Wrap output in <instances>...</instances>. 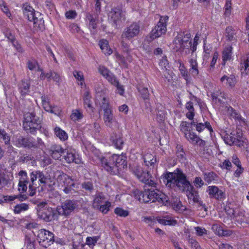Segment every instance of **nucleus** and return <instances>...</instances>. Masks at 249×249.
I'll return each mask as SVG.
<instances>
[{
    "mask_svg": "<svg viewBox=\"0 0 249 249\" xmlns=\"http://www.w3.org/2000/svg\"><path fill=\"white\" fill-rule=\"evenodd\" d=\"M49 74L51 75H50V80L52 79L59 85L61 81V77L59 74L53 71H50Z\"/></svg>",
    "mask_w": 249,
    "mask_h": 249,
    "instance_id": "6e6d98bb",
    "label": "nucleus"
},
{
    "mask_svg": "<svg viewBox=\"0 0 249 249\" xmlns=\"http://www.w3.org/2000/svg\"><path fill=\"white\" fill-rule=\"evenodd\" d=\"M204 179L207 183H210L214 180H217L218 176L213 172H209L203 173Z\"/></svg>",
    "mask_w": 249,
    "mask_h": 249,
    "instance_id": "72a5a7b5",
    "label": "nucleus"
},
{
    "mask_svg": "<svg viewBox=\"0 0 249 249\" xmlns=\"http://www.w3.org/2000/svg\"><path fill=\"white\" fill-rule=\"evenodd\" d=\"M66 18L68 19H74L77 16V13L75 10H69L65 13Z\"/></svg>",
    "mask_w": 249,
    "mask_h": 249,
    "instance_id": "774afa93",
    "label": "nucleus"
},
{
    "mask_svg": "<svg viewBox=\"0 0 249 249\" xmlns=\"http://www.w3.org/2000/svg\"><path fill=\"white\" fill-rule=\"evenodd\" d=\"M86 21L88 22L89 29L95 30L97 28V24L98 22V17L97 14L93 12H89L86 13Z\"/></svg>",
    "mask_w": 249,
    "mask_h": 249,
    "instance_id": "aec40b11",
    "label": "nucleus"
},
{
    "mask_svg": "<svg viewBox=\"0 0 249 249\" xmlns=\"http://www.w3.org/2000/svg\"><path fill=\"white\" fill-rule=\"evenodd\" d=\"M91 96L89 95V91H86L84 93V96L83 97L84 104L85 107L86 108L88 107L89 109L91 110V111H93V107L91 106V103L90 101Z\"/></svg>",
    "mask_w": 249,
    "mask_h": 249,
    "instance_id": "79ce46f5",
    "label": "nucleus"
},
{
    "mask_svg": "<svg viewBox=\"0 0 249 249\" xmlns=\"http://www.w3.org/2000/svg\"><path fill=\"white\" fill-rule=\"evenodd\" d=\"M103 120L107 126L108 127L111 126L114 120L112 109L104 111Z\"/></svg>",
    "mask_w": 249,
    "mask_h": 249,
    "instance_id": "a878e982",
    "label": "nucleus"
},
{
    "mask_svg": "<svg viewBox=\"0 0 249 249\" xmlns=\"http://www.w3.org/2000/svg\"><path fill=\"white\" fill-rule=\"evenodd\" d=\"M212 229L216 234L219 236H220L221 234H222L221 233L222 232L223 229L220 225L218 224H216L213 225Z\"/></svg>",
    "mask_w": 249,
    "mask_h": 249,
    "instance_id": "69168bd1",
    "label": "nucleus"
},
{
    "mask_svg": "<svg viewBox=\"0 0 249 249\" xmlns=\"http://www.w3.org/2000/svg\"><path fill=\"white\" fill-rule=\"evenodd\" d=\"M189 62L190 67V69H189L190 72L194 77L197 76L199 74V71L196 59L194 58H190L189 59Z\"/></svg>",
    "mask_w": 249,
    "mask_h": 249,
    "instance_id": "bb28decb",
    "label": "nucleus"
},
{
    "mask_svg": "<svg viewBox=\"0 0 249 249\" xmlns=\"http://www.w3.org/2000/svg\"><path fill=\"white\" fill-rule=\"evenodd\" d=\"M134 193L135 197L142 202L148 203L157 201L161 205L166 206L170 204L168 196L157 189H147L143 192L136 190Z\"/></svg>",
    "mask_w": 249,
    "mask_h": 249,
    "instance_id": "f03ea898",
    "label": "nucleus"
},
{
    "mask_svg": "<svg viewBox=\"0 0 249 249\" xmlns=\"http://www.w3.org/2000/svg\"><path fill=\"white\" fill-rule=\"evenodd\" d=\"M99 71L100 73L106 78L111 73L108 69L103 66H99Z\"/></svg>",
    "mask_w": 249,
    "mask_h": 249,
    "instance_id": "0e129e2a",
    "label": "nucleus"
},
{
    "mask_svg": "<svg viewBox=\"0 0 249 249\" xmlns=\"http://www.w3.org/2000/svg\"><path fill=\"white\" fill-rule=\"evenodd\" d=\"M18 175L19 176H20V179L19 180V182L21 183H30L29 180L28 178L27 173L23 170H21L19 173Z\"/></svg>",
    "mask_w": 249,
    "mask_h": 249,
    "instance_id": "4d7b16f0",
    "label": "nucleus"
},
{
    "mask_svg": "<svg viewBox=\"0 0 249 249\" xmlns=\"http://www.w3.org/2000/svg\"><path fill=\"white\" fill-rule=\"evenodd\" d=\"M212 98L213 100H215L216 103H222V99H226L225 95L224 93L221 91H217L212 94Z\"/></svg>",
    "mask_w": 249,
    "mask_h": 249,
    "instance_id": "4c0bfd02",
    "label": "nucleus"
},
{
    "mask_svg": "<svg viewBox=\"0 0 249 249\" xmlns=\"http://www.w3.org/2000/svg\"><path fill=\"white\" fill-rule=\"evenodd\" d=\"M83 117L82 112L81 110L75 109L72 110L71 118L73 121H78Z\"/></svg>",
    "mask_w": 249,
    "mask_h": 249,
    "instance_id": "58836bf2",
    "label": "nucleus"
},
{
    "mask_svg": "<svg viewBox=\"0 0 249 249\" xmlns=\"http://www.w3.org/2000/svg\"><path fill=\"white\" fill-rule=\"evenodd\" d=\"M99 45L102 52L105 54H110L112 51L108 45V41L107 40H101L99 41Z\"/></svg>",
    "mask_w": 249,
    "mask_h": 249,
    "instance_id": "473e14b6",
    "label": "nucleus"
},
{
    "mask_svg": "<svg viewBox=\"0 0 249 249\" xmlns=\"http://www.w3.org/2000/svg\"><path fill=\"white\" fill-rule=\"evenodd\" d=\"M100 238V236H95L93 237H88L86 238V244L89 246H94L97 241Z\"/></svg>",
    "mask_w": 249,
    "mask_h": 249,
    "instance_id": "5fc2aeb1",
    "label": "nucleus"
},
{
    "mask_svg": "<svg viewBox=\"0 0 249 249\" xmlns=\"http://www.w3.org/2000/svg\"><path fill=\"white\" fill-rule=\"evenodd\" d=\"M110 140L116 148L119 149L122 148L124 144V141L122 139L121 134L113 133L111 136Z\"/></svg>",
    "mask_w": 249,
    "mask_h": 249,
    "instance_id": "412c9836",
    "label": "nucleus"
},
{
    "mask_svg": "<svg viewBox=\"0 0 249 249\" xmlns=\"http://www.w3.org/2000/svg\"><path fill=\"white\" fill-rule=\"evenodd\" d=\"M240 71L242 74H249V53L242 58L240 62Z\"/></svg>",
    "mask_w": 249,
    "mask_h": 249,
    "instance_id": "4be33fe9",
    "label": "nucleus"
},
{
    "mask_svg": "<svg viewBox=\"0 0 249 249\" xmlns=\"http://www.w3.org/2000/svg\"><path fill=\"white\" fill-rule=\"evenodd\" d=\"M57 181L62 186L63 191L66 194L72 193L75 186L74 180L67 175L62 173L58 176Z\"/></svg>",
    "mask_w": 249,
    "mask_h": 249,
    "instance_id": "ddd939ff",
    "label": "nucleus"
},
{
    "mask_svg": "<svg viewBox=\"0 0 249 249\" xmlns=\"http://www.w3.org/2000/svg\"><path fill=\"white\" fill-rule=\"evenodd\" d=\"M172 206L173 208L179 213H182L186 210V207L182 205L180 201L176 198L173 202H172Z\"/></svg>",
    "mask_w": 249,
    "mask_h": 249,
    "instance_id": "c9c22d12",
    "label": "nucleus"
},
{
    "mask_svg": "<svg viewBox=\"0 0 249 249\" xmlns=\"http://www.w3.org/2000/svg\"><path fill=\"white\" fill-rule=\"evenodd\" d=\"M114 213L120 217H125L129 215V213L127 210H124L120 207H117L114 210Z\"/></svg>",
    "mask_w": 249,
    "mask_h": 249,
    "instance_id": "3c124183",
    "label": "nucleus"
},
{
    "mask_svg": "<svg viewBox=\"0 0 249 249\" xmlns=\"http://www.w3.org/2000/svg\"><path fill=\"white\" fill-rule=\"evenodd\" d=\"M29 204L27 203H21L17 204L14 208L15 213L19 214L22 212H24L29 209Z\"/></svg>",
    "mask_w": 249,
    "mask_h": 249,
    "instance_id": "a19ab883",
    "label": "nucleus"
},
{
    "mask_svg": "<svg viewBox=\"0 0 249 249\" xmlns=\"http://www.w3.org/2000/svg\"><path fill=\"white\" fill-rule=\"evenodd\" d=\"M37 239L41 246L47 248L54 241V234L53 232L42 229L39 230Z\"/></svg>",
    "mask_w": 249,
    "mask_h": 249,
    "instance_id": "4468645a",
    "label": "nucleus"
},
{
    "mask_svg": "<svg viewBox=\"0 0 249 249\" xmlns=\"http://www.w3.org/2000/svg\"><path fill=\"white\" fill-rule=\"evenodd\" d=\"M41 128V119L36 116L34 110L24 113L23 128L27 133L35 134Z\"/></svg>",
    "mask_w": 249,
    "mask_h": 249,
    "instance_id": "0eeeda50",
    "label": "nucleus"
},
{
    "mask_svg": "<svg viewBox=\"0 0 249 249\" xmlns=\"http://www.w3.org/2000/svg\"><path fill=\"white\" fill-rule=\"evenodd\" d=\"M99 104L101 109L103 110L104 111L111 109V107L109 105V100L105 97H104L101 99Z\"/></svg>",
    "mask_w": 249,
    "mask_h": 249,
    "instance_id": "c03bdc74",
    "label": "nucleus"
},
{
    "mask_svg": "<svg viewBox=\"0 0 249 249\" xmlns=\"http://www.w3.org/2000/svg\"><path fill=\"white\" fill-rule=\"evenodd\" d=\"M78 207V205L77 201L67 199L63 202L60 206H58L56 208L59 215L67 217Z\"/></svg>",
    "mask_w": 249,
    "mask_h": 249,
    "instance_id": "9b49d317",
    "label": "nucleus"
},
{
    "mask_svg": "<svg viewBox=\"0 0 249 249\" xmlns=\"http://www.w3.org/2000/svg\"><path fill=\"white\" fill-rule=\"evenodd\" d=\"M138 90L143 100H146L148 99L149 96V93L147 88L142 87H139L138 88Z\"/></svg>",
    "mask_w": 249,
    "mask_h": 249,
    "instance_id": "603ef678",
    "label": "nucleus"
},
{
    "mask_svg": "<svg viewBox=\"0 0 249 249\" xmlns=\"http://www.w3.org/2000/svg\"><path fill=\"white\" fill-rule=\"evenodd\" d=\"M121 39V45L123 50V51L126 53H128L130 51L129 44H128L126 41L127 40H130V39H124L123 38Z\"/></svg>",
    "mask_w": 249,
    "mask_h": 249,
    "instance_id": "052dcab7",
    "label": "nucleus"
},
{
    "mask_svg": "<svg viewBox=\"0 0 249 249\" xmlns=\"http://www.w3.org/2000/svg\"><path fill=\"white\" fill-rule=\"evenodd\" d=\"M191 43L190 33L187 31L179 32L174 39V49L176 52H181L185 49H189Z\"/></svg>",
    "mask_w": 249,
    "mask_h": 249,
    "instance_id": "6e6552de",
    "label": "nucleus"
},
{
    "mask_svg": "<svg viewBox=\"0 0 249 249\" xmlns=\"http://www.w3.org/2000/svg\"><path fill=\"white\" fill-rule=\"evenodd\" d=\"M206 192L208 193L210 198L216 200H222L225 197V194L216 186H209L208 187Z\"/></svg>",
    "mask_w": 249,
    "mask_h": 249,
    "instance_id": "dca6fc26",
    "label": "nucleus"
},
{
    "mask_svg": "<svg viewBox=\"0 0 249 249\" xmlns=\"http://www.w3.org/2000/svg\"><path fill=\"white\" fill-rule=\"evenodd\" d=\"M169 17L167 16H161L159 21L150 34V38L154 40L166 33L167 31L166 23Z\"/></svg>",
    "mask_w": 249,
    "mask_h": 249,
    "instance_id": "f8f14e48",
    "label": "nucleus"
},
{
    "mask_svg": "<svg viewBox=\"0 0 249 249\" xmlns=\"http://www.w3.org/2000/svg\"><path fill=\"white\" fill-rule=\"evenodd\" d=\"M27 137L19 136L14 142V144L18 147L26 148Z\"/></svg>",
    "mask_w": 249,
    "mask_h": 249,
    "instance_id": "37998d69",
    "label": "nucleus"
},
{
    "mask_svg": "<svg viewBox=\"0 0 249 249\" xmlns=\"http://www.w3.org/2000/svg\"><path fill=\"white\" fill-rule=\"evenodd\" d=\"M65 150H66L67 153L66 155L64 156V158L66 161L68 163H71L73 162L76 163L75 150L72 149H67Z\"/></svg>",
    "mask_w": 249,
    "mask_h": 249,
    "instance_id": "c756f323",
    "label": "nucleus"
},
{
    "mask_svg": "<svg viewBox=\"0 0 249 249\" xmlns=\"http://www.w3.org/2000/svg\"><path fill=\"white\" fill-rule=\"evenodd\" d=\"M41 100L43 108L46 111L50 112L52 110V106L50 105L48 98L45 96H42L41 97Z\"/></svg>",
    "mask_w": 249,
    "mask_h": 249,
    "instance_id": "09e8293b",
    "label": "nucleus"
},
{
    "mask_svg": "<svg viewBox=\"0 0 249 249\" xmlns=\"http://www.w3.org/2000/svg\"><path fill=\"white\" fill-rule=\"evenodd\" d=\"M235 31L231 27H228L225 30V36L227 39L231 41L234 39Z\"/></svg>",
    "mask_w": 249,
    "mask_h": 249,
    "instance_id": "49530a36",
    "label": "nucleus"
},
{
    "mask_svg": "<svg viewBox=\"0 0 249 249\" xmlns=\"http://www.w3.org/2000/svg\"><path fill=\"white\" fill-rule=\"evenodd\" d=\"M140 26L139 23L134 22L125 27L121 35V38L124 39L131 40L140 33Z\"/></svg>",
    "mask_w": 249,
    "mask_h": 249,
    "instance_id": "2eb2a0df",
    "label": "nucleus"
},
{
    "mask_svg": "<svg viewBox=\"0 0 249 249\" xmlns=\"http://www.w3.org/2000/svg\"><path fill=\"white\" fill-rule=\"evenodd\" d=\"M33 203L36 205L38 218L46 222H51L58 219L59 214L56 209L49 207L46 200H35Z\"/></svg>",
    "mask_w": 249,
    "mask_h": 249,
    "instance_id": "7ed1b4c3",
    "label": "nucleus"
},
{
    "mask_svg": "<svg viewBox=\"0 0 249 249\" xmlns=\"http://www.w3.org/2000/svg\"><path fill=\"white\" fill-rule=\"evenodd\" d=\"M54 130L55 135L61 141H64L68 139V136L67 134L65 131L61 129L60 127H56Z\"/></svg>",
    "mask_w": 249,
    "mask_h": 249,
    "instance_id": "e433bc0d",
    "label": "nucleus"
},
{
    "mask_svg": "<svg viewBox=\"0 0 249 249\" xmlns=\"http://www.w3.org/2000/svg\"><path fill=\"white\" fill-rule=\"evenodd\" d=\"M232 48L231 46L226 47L222 52V65L224 66L226 61L230 60L231 59Z\"/></svg>",
    "mask_w": 249,
    "mask_h": 249,
    "instance_id": "cd10ccee",
    "label": "nucleus"
},
{
    "mask_svg": "<svg viewBox=\"0 0 249 249\" xmlns=\"http://www.w3.org/2000/svg\"><path fill=\"white\" fill-rule=\"evenodd\" d=\"M158 222L164 225H175L177 223V220L172 218L169 216H164L162 218L157 219Z\"/></svg>",
    "mask_w": 249,
    "mask_h": 249,
    "instance_id": "7c9ffc66",
    "label": "nucleus"
},
{
    "mask_svg": "<svg viewBox=\"0 0 249 249\" xmlns=\"http://www.w3.org/2000/svg\"><path fill=\"white\" fill-rule=\"evenodd\" d=\"M73 75L77 80L78 85L82 86L84 84V78L83 72L80 71H74L73 72Z\"/></svg>",
    "mask_w": 249,
    "mask_h": 249,
    "instance_id": "a18cd8bd",
    "label": "nucleus"
},
{
    "mask_svg": "<svg viewBox=\"0 0 249 249\" xmlns=\"http://www.w3.org/2000/svg\"><path fill=\"white\" fill-rule=\"evenodd\" d=\"M191 123L186 121H182L180 123L179 128L180 131L183 133L184 137L191 133L192 131L190 128Z\"/></svg>",
    "mask_w": 249,
    "mask_h": 249,
    "instance_id": "2f4dec72",
    "label": "nucleus"
},
{
    "mask_svg": "<svg viewBox=\"0 0 249 249\" xmlns=\"http://www.w3.org/2000/svg\"><path fill=\"white\" fill-rule=\"evenodd\" d=\"M185 138L190 142L193 144H196L197 140H198L199 136H197L196 133L194 132H192L187 136H186Z\"/></svg>",
    "mask_w": 249,
    "mask_h": 249,
    "instance_id": "de8ad7c7",
    "label": "nucleus"
},
{
    "mask_svg": "<svg viewBox=\"0 0 249 249\" xmlns=\"http://www.w3.org/2000/svg\"><path fill=\"white\" fill-rule=\"evenodd\" d=\"M37 178H38L40 184H45L48 179V177L42 171L37 170Z\"/></svg>",
    "mask_w": 249,
    "mask_h": 249,
    "instance_id": "bf43d9fd",
    "label": "nucleus"
},
{
    "mask_svg": "<svg viewBox=\"0 0 249 249\" xmlns=\"http://www.w3.org/2000/svg\"><path fill=\"white\" fill-rule=\"evenodd\" d=\"M194 183L195 186L198 188H201L204 184V182L200 177H196L194 180Z\"/></svg>",
    "mask_w": 249,
    "mask_h": 249,
    "instance_id": "338daca9",
    "label": "nucleus"
},
{
    "mask_svg": "<svg viewBox=\"0 0 249 249\" xmlns=\"http://www.w3.org/2000/svg\"><path fill=\"white\" fill-rule=\"evenodd\" d=\"M99 160L102 166L110 174L114 173L115 168H124L127 164L126 157L123 155L114 154L108 159L102 157Z\"/></svg>",
    "mask_w": 249,
    "mask_h": 249,
    "instance_id": "20e7f679",
    "label": "nucleus"
},
{
    "mask_svg": "<svg viewBox=\"0 0 249 249\" xmlns=\"http://www.w3.org/2000/svg\"><path fill=\"white\" fill-rule=\"evenodd\" d=\"M225 81H226V86L231 88H233L236 83L235 76L233 74L230 75L229 76L226 75H223L220 78V82L223 83Z\"/></svg>",
    "mask_w": 249,
    "mask_h": 249,
    "instance_id": "5701e85b",
    "label": "nucleus"
},
{
    "mask_svg": "<svg viewBox=\"0 0 249 249\" xmlns=\"http://www.w3.org/2000/svg\"><path fill=\"white\" fill-rule=\"evenodd\" d=\"M227 113L231 117L234 119L235 121H238L240 123H245V119L241 117L238 112L233 109L232 107H228Z\"/></svg>",
    "mask_w": 249,
    "mask_h": 249,
    "instance_id": "393cba45",
    "label": "nucleus"
},
{
    "mask_svg": "<svg viewBox=\"0 0 249 249\" xmlns=\"http://www.w3.org/2000/svg\"><path fill=\"white\" fill-rule=\"evenodd\" d=\"M22 9L24 16L28 20L33 22L34 27L36 30L43 31L45 29L43 15L40 12L36 11L27 3L23 4Z\"/></svg>",
    "mask_w": 249,
    "mask_h": 249,
    "instance_id": "39448f33",
    "label": "nucleus"
},
{
    "mask_svg": "<svg viewBox=\"0 0 249 249\" xmlns=\"http://www.w3.org/2000/svg\"><path fill=\"white\" fill-rule=\"evenodd\" d=\"M191 126H195L196 129L199 133L202 132L205 128H207L211 134L213 132V128L210 123L208 121H204V122H199L198 120L196 119L193 120L191 123Z\"/></svg>",
    "mask_w": 249,
    "mask_h": 249,
    "instance_id": "f3484780",
    "label": "nucleus"
},
{
    "mask_svg": "<svg viewBox=\"0 0 249 249\" xmlns=\"http://www.w3.org/2000/svg\"><path fill=\"white\" fill-rule=\"evenodd\" d=\"M81 187L83 189L89 192H91L93 190V184L90 181L84 182L82 184Z\"/></svg>",
    "mask_w": 249,
    "mask_h": 249,
    "instance_id": "680f3d73",
    "label": "nucleus"
},
{
    "mask_svg": "<svg viewBox=\"0 0 249 249\" xmlns=\"http://www.w3.org/2000/svg\"><path fill=\"white\" fill-rule=\"evenodd\" d=\"M105 199L106 197L104 194L102 192H98L95 196L94 201L95 203L100 204L103 202Z\"/></svg>",
    "mask_w": 249,
    "mask_h": 249,
    "instance_id": "13d9d810",
    "label": "nucleus"
},
{
    "mask_svg": "<svg viewBox=\"0 0 249 249\" xmlns=\"http://www.w3.org/2000/svg\"><path fill=\"white\" fill-rule=\"evenodd\" d=\"M166 187L186 193L188 199L198 202V192L187 179L181 170L177 168L173 172H167L161 177Z\"/></svg>",
    "mask_w": 249,
    "mask_h": 249,
    "instance_id": "f257e3e1",
    "label": "nucleus"
},
{
    "mask_svg": "<svg viewBox=\"0 0 249 249\" xmlns=\"http://www.w3.org/2000/svg\"><path fill=\"white\" fill-rule=\"evenodd\" d=\"M22 9L24 16L28 20L33 22L34 27L36 30L43 31L45 29L43 15L40 12L36 11L27 3L23 4Z\"/></svg>",
    "mask_w": 249,
    "mask_h": 249,
    "instance_id": "423d86ee",
    "label": "nucleus"
},
{
    "mask_svg": "<svg viewBox=\"0 0 249 249\" xmlns=\"http://www.w3.org/2000/svg\"><path fill=\"white\" fill-rule=\"evenodd\" d=\"M108 20L113 27L118 29L126 20L125 12L119 7L112 8L108 14Z\"/></svg>",
    "mask_w": 249,
    "mask_h": 249,
    "instance_id": "1a4fd4ad",
    "label": "nucleus"
},
{
    "mask_svg": "<svg viewBox=\"0 0 249 249\" xmlns=\"http://www.w3.org/2000/svg\"><path fill=\"white\" fill-rule=\"evenodd\" d=\"M111 205V203L109 201H106L104 204L100 206L99 210L102 213L106 214L109 211Z\"/></svg>",
    "mask_w": 249,
    "mask_h": 249,
    "instance_id": "864d4df0",
    "label": "nucleus"
},
{
    "mask_svg": "<svg viewBox=\"0 0 249 249\" xmlns=\"http://www.w3.org/2000/svg\"><path fill=\"white\" fill-rule=\"evenodd\" d=\"M48 153L55 160H59L62 154L64 153V150L61 145L58 144L52 145L48 150Z\"/></svg>",
    "mask_w": 249,
    "mask_h": 249,
    "instance_id": "a211bd4d",
    "label": "nucleus"
},
{
    "mask_svg": "<svg viewBox=\"0 0 249 249\" xmlns=\"http://www.w3.org/2000/svg\"><path fill=\"white\" fill-rule=\"evenodd\" d=\"M235 213L234 214L233 218H235L236 221L242 222L244 221V214L238 209H236Z\"/></svg>",
    "mask_w": 249,
    "mask_h": 249,
    "instance_id": "e2e57ef3",
    "label": "nucleus"
},
{
    "mask_svg": "<svg viewBox=\"0 0 249 249\" xmlns=\"http://www.w3.org/2000/svg\"><path fill=\"white\" fill-rule=\"evenodd\" d=\"M234 136V134H232V133H231L230 135L226 133L224 136L225 142L230 145L236 144L237 143V140H236L235 137Z\"/></svg>",
    "mask_w": 249,
    "mask_h": 249,
    "instance_id": "ea45409f",
    "label": "nucleus"
},
{
    "mask_svg": "<svg viewBox=\"0 0 249 249\" xmlns=\"http://www.w3.org/2000/svg\"><path fill=\"white\" fill-rule=\"evenodd\" d=\"M30 87V85L29 82L22 80L18 85V90L20 94L24 96L29 92Z\"/></svg>",
    "mask_w": 249,
    "mask_h": 249,
    "instance_id": "c85d7f7f",
    "label": "nucleus"
},
{
    "mask_svg": "<svg viewBox=\"0 0 249 249\" xmlns=\"http://www.w3.org/2000/svg\"><path fill=\"white\" fill-rule=\"evenodd\" d=\"M131 171L141 182L151 187H156V183L151 178L149 172L144 171L142 167L138 165H133L131 167Z\"/></svg>",
    "mask_w": 249,
    "mask_h": 249,
    "instance_id": "9d476101",
    "label": "nucleus"
},
{
    "mask_svg": "<svg viewBox=\"0 0 249 249\" xmlns=\"http://www.w3.org/2000/svg\"><path fill=\"white\" fill-rule=\"evenodd\" d=\"M179 70L180 71V73L182 76L184 78L187 82L190 81V76L188 74V71L183 65H180Z\"/></svg>",
    "mask_w": 249,
    "mask_h": 249,
    "instance_id": "8fccbe9b",
    "label": "nucleus"
},
{
    "mask_svg": "<svg viewBox=\"0 0 249 249\" xmlns=\"http://www.w3.org/2000/svg\"><path fill=\"white\" fill-rule=\"evenodd\" d=\"M106 79L108 80L109 82H110L112 85L116 86L119 89H120V94L122 95L124 92V89L119 87V83L117 80L115 76L112 73H111L107 77Z\"/></svg>",
    "mask_w": 249,
    "mask_h": 249,
    "instance_id": "f704fd0d",
    "label": "nucleus"
},
{
    "mask_svg": "<svg viewBox=\"0 0 249 249\" xmlns=\"http://www.w3.org/2000/svg\"><path fill=\"white\" fill-rule=\"evenodd\" d=\"M0 139L3 140L8 150H13V147L10 144V136L4 129H0Z\"/></svg>",
    "mask_w": 249,
    "mask_h": 249,
    "instance_id": "b1692460",
    "label": "nucleus"
},
{
    "mask_svg": "<svg viewBox=\"0 0 249 249\" xmlns=\"http://www.w3.org/2000/svg\"><path fill=\"white\" fill-rule=\"evenodd\" d=\"M26 148L29 149H37L44 145L42 139L37 138L36 140L32 137H27Z\"/></svg>",
    "mask_w": 249,
    "mask_h": 249,
    "instance_id": "6ab92c4d",
    "label": "nucleus"
}]
</instances>
